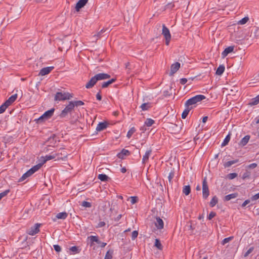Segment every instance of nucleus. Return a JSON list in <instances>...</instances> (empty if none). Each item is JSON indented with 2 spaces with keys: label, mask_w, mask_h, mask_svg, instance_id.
<instances>
[{
  "label": "nucleus",
  "mask_w": 259,
  "mask_h": 259,
  "mask_svg": "<svg viewBox=\"0 0 259 259\" xmlns=\"http://www.w3.org/2000/svg\"><path fill=\"white\" fill-rule=\"evenodd\" d=\"M131 202L132 204L136 203L138 201V197L136 196H132L130 197Z\"/></svg>",
  "instance_id": "603ef678"
},
{
  "label": "nucleus",
  "mask_w": 259,
  "mask_h": 259,
  "mask_svg": "<svg viewBox=\"0 0 259 259\" xmlns=\"http://www.w3.org/2000/svg\"><path fill=\"white\" fill-rule=\"evenodd\" d=\"M174 7H175V5H174V4L173 3H168V4H167L165 6V9H172Z\"/></svg>",
  "instance_id": "3c124183"
},
{
  "label": "nucleus",
  "mask_w": 259,
  "mask_h": 259,
  "mask_svg": "<svg viewBox=\"0 0 259 259\" xmlns=\"http://www.w3.org/2000/svg\"><path fill=\"white\" fill-rule=\"evenodd\" d=\"M88 238L90 240L91 245L94 242H96L98 244H100L101 243V241L98 239V237L97 236H90Z\"/></svg>",
  "instance_id": "412c9836"
},
{
  "label": "nucleus",
  "mask_w": 259,
  "mask_h": 259,
  "mask_svg": "<svg viewBox=\"0 0 259 259\" xmlns=\"http://www.w3.org/2000/svg\"><path fill=\"white\" fill-rule=\"evenodd\" d=\"M257 166V164L255 163H251L247 166V167L249 168L253 169L255 168Z\"/></svg>",
  "instance_id": "052dcab7"
},
{
  "label": "nucleus",
  "mask_w": 259,
  "mask_h": 259,
  "mask_svg": "<svg viewBox=\"0 0 259 259\" xmlns=\"http://www.w3.org/2000/svg\"><path fill=\"white\" fill-rule=\"evenodd\" d=\"M162 34L164 35L165 39L166 45L168 46L171 39V34L169 29L164 24L162 25Z\"/></svg>",
  "instance_id": "423d86ee"
},
{
  "label": "nucleus",
  "mask_w": 259,
  "mask_h": 259,
  "mask_svg": "<svg viewBox=\"0 0 259 259\" xmlns=\"http://www.w3.org/2000/svg\"><path fill=\"white\" fill-rule=\"evenodd\" d=\"M254 34L255 37H259V28H256L254 32Z\"/></svg>",
  "instance_id": "0e129e2a"
},
{
  "label": "nucleus",
  "mask_w": 259,
  "mask_h": 259,
  "mask_svg": "<svg viewBox=\"0 0 259 259\" xmlns=\"http://www.w3.org/2000/svg\"><path fill=\"white\" fill-rule=\"evenodd\" d=\"M40 225L39 224H35L28 230L27 233L32 236L35 235L39 232Z\"/></svg>",
  "instance_id": "6e6552de"
},
{
  "label": "nucleus",
  "mask_w": 259,
  "mask_h": 259,
  "mask_svg": "<svg viewBox=\"0 0 259 259\" xmlns=\"http://www.w3.org/2000/svg\"><path fill=\"white\" fill-rule=\"evenodd\" d=\"M110 75L107 73H101L96 74L85 84L87 89L93 88L98 81L109 79Z\"/></svg>",
  "instance_id": "f257e3e1"
},
{
  "label": "nucleus",
  "mask_w": 259,
  "mask_h": 259,
  "mask_svg": "<svg viewBox=\"0 0 259 259\" xmlns=\"http://www.w3.org/2000/svg\"><path fill=\"white\" fill-rule=\"evenodd\" d=\"M130 153V152L128 150L123 149L119 153H118V157L119 158L123 159L125 156L128 155Z\"/></svg>",
  "instance_id": "6ab92c4d"
},
{
  "label": "nucleus",
  "mask_w": 259,
  "mask_h": 259,
  "mask_svg": "<svg viewBox=\"0 0 259 259\" xmlns=\"http://www.w3.org/2000/svg\"><path fill=\"white\" fill-rule=\"evenodd\" d=\"M258 199H259V192L257 194L252 196L251 197V200L252 201H255V200H257Z\"/></svg>",
  "instance_id": "4d7b16f0"
},
{
  "label": "nucleus",
  "mask_w": 259,
  "mask_h": 259,
  "mask_svg": "<svg viewBox=\"0 0 259 259\" xmlns=\"http://www.w3.org/2000/svg\"><path fill=\"white\" fill-rule=\"evenodd\" d=\"M187 82V79L185 78H182L180 80V83L182 84H185Z\"/></svg>",
  "instance_id": "69168bd1"
},
{
  "label": "nucleus",
  "mask_w": 259,
  "mask_h": 259,
  "mask_svg": "<svg viewBox=\"0 0 259 259\" xmlns=\"http://www.w3.org/2000/svg\"><path fill=\"white\" fill-rule=\"evenodd\" d=\"M225 71V66L223 65H221L217 68L216 71V74L218 75H221Z\"/></svg>",
  "instance_id": "393cba45"
},
{
  "label": "nucleus",
  "mask_w": 259,
  "mask_h": 259,
  "mask_svg": "<svg viewBox=\"0 0 259 259\" xmlns=\"http://www.w3.org/2000/svg\"><path fill=\"white\" fill-rule=\"evenodd\" d=\"M17 95L14 94L11 96L4 103L5 105L7 106L8 107L10 105H11L15 100L17 99Z\"/></svg>",
  "instance_id": "2eb2a0df"
},
{
  "label": "nucleus",
  "mask_w": 259,
  "mask_h": 259,
  "mask_svg": "<svg viewBox=\"0 0 259 259\" xmlns=\"http://www.w3.org/2000/svg\"><path fill=\"white\" fill-rule=\"evenodd\" d=\"M237 174L236 173H231L228 175V178L230 180H232L237 177Z\"/></svg>",
  "instance_id": "8fccbe9b"
},
{
  "label": "nucleus",
  "mask_w": 259,
  "mask_h": 259,
  "mask_svg": "<svg viewBox=\"0 0 259 259\" xmlns=\"http://www.w3.org/2000/svg\"><path fill=\"white\" fill-rule=\"evenodd\" d=\"M233 239V236L226 238L222 241V244L225 245V244H226V243H228L229 242H230V241H231Z\"/></svg>",
  "instance_id": "a19ab883"
},
{
  "label": "nucleus",
  "mask_w": 259,
  "mask_h": 259,
  "mask_svg": "<svg viewBox=\"0 0 259 259\" xmlns=\"http://www.w3.org/2000/svg\"><path fill=\"white\" fill-rule=\"evenodd\" d=\"M250 136L249 135H246L245 136L244 138H243L240 143H239V145L240 146H245L247 143L248 142L249 139H250Z\"/></svg>",
  "instance_id": "a211bd4d"
},
{
  "label": "nucleus",
  "mask_w": 259,
  "mask_h": 259,
  "mask_svg": "<svg viewBox=\"0 0 259 259\" xmlns=\"http://www.w3.org/2000/svg\"><path fill=\"white\" fill-rule=\"evenodd\" d=\"M30 177L29 175L26 172L23 175V176L19 179V182H22L25 180L27 178Z\"/></svg>",
  "instance_id": "37998d69"
},
{
  "label": "nucleus",
  "mask_w": 259,
  "mask_h": 259,
  "mask_svg": "<svg viewBox=\"0 0 259 259\" xmlns=\"http://www.w3.org/2000/svg\"><path fill=\"white\" fill-rule=\"evenodd\" d=\"M70 251H71L73 252H77L78 249L77 247L74 246H72L71 247H70Z\"/></svg>",
  "instance_id": "680f3d73"
},
{
  "label": "nucleus",
  "mask_w": 259,
  "mask_h": 259,
  "mask_svg": "<svg viewBox=\"0 0 259 259\" xmlns=\"http://www.w3.org/2000/svg\"><path fill=\"white\" fill-rule=\"evenodd\" d=\"M54 111L55 109L52 108L50 110L46 111L40 117L37 119V122H41L44 120L50 118L53 116Z\"/></svg>",
  "instance_id": "20e7f679"
},
{
  "label": "nucleus",
  "mask_w": 259,
  "mask_h": 259,
  "mask_svg": "<svg viewBox=\"0 0 259 259\" xmlns=\"http://www.w3.org/2000/svg\"><path fill=\"white\" fill-rule=\"evenodd\" d=\"M96 98H97V99L100 101L102 100V96L101 95L100 93H98L97 95H96Z\"/></svg>",
  "instance_id": "774afa93"
},
{
  "label": "nucleus",
  "mask_w": 259,
  "mask_h": 259,
  "mask_svg": "<svg viewBox=\"0 0 259 259\" xmlns=\"http://www.w3.org/2000/svg\"><path fill=\"white\" fill-rule=\"evenodd\" d=\"M230 140V136L229 135H228L226 138H225L224 141L222 143V146H225L228 144L229 141Z\"/></svg>",
  "instance_id": "4c0bfd02"
},
{
  "label": "nucleus",
  "mask_w": 259,
  "mask_h": 259,
  "mask_svg": "<svg viewBox=\"0 0 259 259\" xmlns=\"http://www.w3.org/2000/svg\"><path fill=\"white\" fill-rule=\"evenodd\" d=\"M152 151L151 150H147L145 155L143 157L142 161L143 163L146 162L148 159L149 157L151 154Z\"/></svg>",
  "instance_id": "4be33fe9"
},
{
  "label": "nucleus",
  "mask_w": 259,
  "mask_h": 259,
  "mask_svg": "<svg viewBox=\"0 0 259 259\" xmlns=\"http://www.w3.org/2000/svg\"><path fill=\"white\" fill-rule=\"evenodd\" d=\"M138 235V232L137 231H134L132 234V239L135 240Z\"/></svg>",
  "instance_id": "09e8293b"
},
{
  "label": "nucleus",
  "mask_w": 259,
  "mask_h": 259,
  "mask_svg": "<svg viewBox=\"0 0 259 259\" xmlns=\"http://www.w3.org/2000/svg\"><path fill=\"white\" fill-rule=\"evenodd\" d=\"M250 202V200L247 199L242 204V207H245L247 204H248Z\"/></svg>",
  "instance_id": "338daca9"
},
{
  "label": "nucleus",
  "mask_w": 259,
  "mask_h": 259,
  "mask_svg": "<svg viewBox=\"0 0 259 259\" xmlns=\"http://www.w3.org/2000/svg\"><path fill=\"white\" fill-rule=\"evenodd\" d=\"M191 110V109L190 107H185V109L184 110L182 114V118L183 119H185Z\"/></svg>",
  "instance_id": "c756f323"
},
{
  "label": "nucleus",
  "mask_w": 259,
  "mask_h": 259,
  "mask_svg": "<svg viewBox=\"0 0 259 259\" xmlns=\"http://www.w3.org/2000/svg\"><path fill=\"white\" fill-rule=\"evenodd\" d=\"M98 178L103 182H107L109 179V178L105 174H99Z\"/></svg>",
  "instance_id": "bb28decb"
},
{
  "label": "nucleus",
  "mask_w": 259,
  "mask_h": 259,
  "mask_svg": "<svg viewBox=\"0 0 259 259\" xmlns=\"http://www.w3.org/2000/svg\"><path fill=\"white\" fill-rule=\"evenodd\" d=\"M234 49V46H230L228 48H226L225 50L222 53V57L224 58L226 57L229 53L233 52Z\"/></svg>",
  "instance_id": "dca6fc26"
},
{
  "label": "nucleus",
  "mask_w": 259,
  "mask_h": 259,
  "mask_svg": "<svg viewBox=\"0 0 259 259\" xmlns=\"http://www.w3.org/2000/svg\"><path fill=\"white\" fill-rule=\"evenodd\" d=\"M73 97L72 94L68 92L62 93V92H57L54 98V100L56 101H64L66 100H69Z\"/></svg>",
  "instance_id": "7ed1b4c3"
},
{
  "label": "nucleus",
  "mask_w": 259,
  "mask_h": 259,
  "mask_svg": "<svg viewBox=\"0 0 259 259\" xmlns=\"http://www.w3.org/2000/svg\"><path fill=\"white\" fill-rule=\"evenodd\" d=\"M54 248L55 251L58 252H60L61 250V248L59 245H54Z\"/></svg>",
  "instance_id": "13d9d810"
},
{
  "label": "nucleus",
  "mask_w": 259,
  "mask_h": 259,
  "mask_svg": "<svg viewBox=\"0 0 259 259\" xmlns=\"http://www.w3.org/2000/svg\"><path fill=\"white\" fill-rule=\"evenodd\" d=\"M42 163H39L37 165L33 166L27 171V174L29 175V176H31L35 172L37 171L42 166Z\"/></svg>",
  "instance_id": "f8f14e48"
},
{
  "label": "nucleus",
  "mask_w": 259,
  "mask_h": 259,
  "mask_svg": "<svg viewBox=\"0 0 259 259\" xmlns=\"http://www.w3.org/2000/svg\"><path fill=\"white\" fill-rule=\"evenodd\" d=\"M238 194L236 193L230 194L226 195L224 198L225 201H229L232 199L235 198L237 197Z\"/></svg>",
  "instance_id": "5701e85b"
},
{
  "label": "nucleus",
  "mask_w": 259,
  "mask_h": 259,
  "mask_svg": "<svg viewBox=\"0 0 259 259\" xmlns=\"http://www.w3.org/2000/svg\"><path fill=\"white\" fill-rule=\"evenodd\" d=\"M238 161H239L238 159L229 161L225 162L224 164V166L225 168L229 167L231 166L232 165L237 163Z\"/></svg>",
  "instance_id": "a878e982"
},
{
  "label": "nucleus",
  "mask_w": 259,
  "mask_h": 259,
  "mask_svg": "<svg viewBox=\"0 0 259 259\" xmlns=\"http://www.w3.org/2000/svg\"><path fill=\"white\" fill-rule=\"evenodd\" d=\"M191 192V188L189 185L185 186L183 188V193L186 195H188Z\"/></svg>",
  "instance_id": "7c9ffc66"
},
{
  "label": "nucleus",
  "mask_w": 259,
  "mask_h": 259,
  "mask_svg": "<svg viewBox=\"0 0 259 259\" xmlns=\"http://www.w3.org/2000/svg\"><path fill=\"white\" fill-rule=\"evenodd\" d=\"M140 107L143 111L147 110L151 107V103H143L141 105Z\"/></svg>",
  "instance_id": "2f4dec72"
},
{
  "label": "nucleus",
  "mask_w": 259,
  "mask_h": 259,
  "mask_svg": "<svg viewBox=\"0 0 259 259\" xmlns=\"http://www.w3.org/2000/svg\"><path fill=\"white\" fill-rule=\"evenodd\" d=\"M206 98L205 96L202 95H196L189 99H188L185 104V107H190L191 109L193 108V106L198 102H201Z\"/></svg>",
  "instance_id": "f03ea898"
},
{
  "label": "nucleus",
  "mask_w": 259,
  "mask_h": 259,
  "mask_svg": "<svg viewBox=\"0 0 259 259\" xmlns=\"http://www.w3.org/2000/svg\"><path fill=\"white\" fill-rule=\"evenodd\" d=\"M209 195V191L207 185L206 178H204L202 181V195L203 198L207 199Z\"/></svg>",
  "instance_id": "0eeeda50"
},
{
  "label": "nucleus",
  "mask_w": 259,
  "mask_h": 259,
  "mask_svg": "<svg viewBox=\"0 0 259 259\" xmlns=\"http://www.w3.org/2000/svg\"><path fill=\"white\" fill-rule=\"evenodd\" d=\"M89 0H79L76 4L75 10L79 12L80 9L83 8L88 3Z\"/></svg>",
  "instance_id": "9b49d317"
},
{
  "label": "nucleus",
  "mask_w": 259,
  "mask_h": 259,
  "mask_svg": "<svg viewBox=\"0 0 259 259\" xmlns=\"http://www.w3.org/2000/svg\"><path fill=\"white\" fill-rule=\"evenodd\" d=\"M53 66L47 67L42 68L39 73V75L44 76L50 73L54 69Z\"/></svg>",
  "instance_id": "9d476101"
},
{
  "label": "nucleus",
  "mask_w": 259,
  "mask_h": 259,
  "mask_svg": "<svg viewBox=\"0 0 259 259\" xmlns=\"http://www.w3.org/2000/svg\"><path fill=\"white\" fill-rule=\"evenodd\" d=\"M7 108V106L5 105L4 103H3L0 106V114L3 113Z\"/></svg>",
  "instance_id": "49530a36"
},
{
  "label": "nucleus",
  "mask_w": 259,
  "mask_h": 259,
  "mask_svg": "<svg viewBox=\"0 0 259 259\" xmlns=\"http://www.w3.org/2000/svg\"><path fill=\"white\" fill-rule=\"evenodd\" d=\"M254 249V248L253 247H250L244 254V256L245 257H246L250 253H251L252 252V251Z\"/></svg>",
  "instance_id": "5fc2aeb1"
},
{
  "label": "nucleus",
  "mask_w": 259,
  "mask_h": 259,
  "mask_svg": "<svg viewBox=\"0 0 259 259\" xmlns=\"http://www.w3.org/2000/svg\"><path fill=\"white\" fill-rule=\"evenodd\" d=\"M216 215V213L214 211H211L208 216V219L210 220H211L213 217H214Z\"/></svg>",
  "instance_id": "864d4df0"
},
{
  "label": "nucleus",
  "mask_w": 259,
  "mask_h": 259,
  "mask_svg": "<svg viewBox=\"0 0 259 259\" xmlns=\"http://www.w3.org/2000/svg\"><path fill=\"white\" fill-rule=\"evenodd\" d=\"M136 132V129L134 127H132L127 132L126 137L130 139L133 134Z\"/></svg>",
  "instance_id": "f704fd0d"
},
{
  "label": "nucleus",
  "mask_w": 259,
  "mask_h": 259,
  "mask_svg": "<svg viewBox=\"0 0 259 259\" xmlns=\"http://www.w3.org/2000/svg\"><path fill=\"white\" fill-rule=\"evenodd\" d=\"M250 176V172L247 171V172H245L243 174V176H242V179L243 180L247 178H249Z\"/></svg>",
  "instance_id": "bf43d9fd"
},
{
  "label": "nucleus",
  "mask_w": 259,
  "mask_h": 259,
  "mask_svg": "<svg viewBox=\"0 0 259 259\" xmlns=\"http://www.w3.org/2000/svg\"><path fill=\"white\" fill-rule=\"evenodd\" d=\"M170 128H172V129L176 128L172 131V132H174L175 133L179 132V128L177 124H171Z\"/></svg>",
  "instance_id": "a18cd8bd"
},
{
  "label": "nucleus",
  "mask_w": 259,
  "mask_h": 259,
  "mask_svg": "<svg viewBox=\"0 0 259 259\" xmlns=\"http://www.w3.org/2000/svg\"><path fill=\"white\" fill-rule=\"evenodd\" d=\"M105 225V223L104 222H100L97 226V228H101L104 227Z\"/></svg>",
  "instance_id": "e2e57ef3"
},
{
  "label": "nucleus",
  "mask_w": 259,
  "mask_h": 259,
  "mask_svg": "<svg viewBox=\"0 0 259 259\" xmlns=\"http://www.w3.org/2000/svg\"><path fill=\"white\" fill-rule=\"evenodd\" d=\"M59 156L58 153H52L51 155H47L45 157H44V160L43 162L42 163V164L45 163L47 161L53 159Z\"/></svg>",
  "instance_id": "f3484780"
},
{
  "label": "nucleus",
  "mask_w": 259,
  "mask_h": 259,
  "mask_svg": "<svg viewBox=\"0 0 259 259\" xmlns=\"http://www.w3.org/2000/svg\"><path fill=\"white\" fill-rule=\"evenodd\" d=\"M67 215L68 214L66 212H62L57 214L56 218L58 219L64 220L67 218Z\"/></svg>",
  "instance_id": "c85d7f7f"
},
{
  "label": "nucleus",
  "mask_w": 259,
  "mask_h": 259,
  "mask_svg": "<svg viewBox=\"0 0 259 259\" xmlns=\"http://www.w3.org/2000/svg\"><path fill=\"white\" fill-rule=\"evenodd\" d=\"M154 123V120L151 118H147L145 121V125L147 126H151Z\"/></svg>",
  "instance_id": "72a5a7b5"
},
{
  "label": "nucleus",
  "mask_w": 259,
  "mask_h": 259,
  "mask_svg": "<svg viewBox=\"0 0 259 259\" xmlns=\"http://www.w3.org/2000/svg\"><path fill=\"white\" fill-rule=\"evenodd\" d=\"M81 205L82 206L85 207H91L92 206L91 203L90 202L85 201H84L82 202Z\"/></svg>",
  "instance_id": "de8ad7c7"
},
{
  "label": "nucleus",
  "mask_w": 259,
  "mask_h": 259,
  "mask_svg": "<svg viewBox=\"0 0 259 259\" xmlns=\"http://www.w3.org/2000/svg\"><path fill=\"white\" fill-rule=\"evenodd\" d=\"M115 80H116L115 78H112L107 81H105V82H102V84H101L102 88H106L108 87L110 84L114 82L115 81Z\"/></svg>",
  "instance_id": "aec40b11"
},
{
  "label": "nucleus",
  "mask_w": 259,
  "mask_h": 259,
  "mask_svg": "<svg viewBox=\"0 0 259 259\" xmlns=\"http://www.w3.org/2000/svg\"><path fill=\"white\" fill-rule=\"evenodd\" d=\"M74 107L84 105V103L81 101H73Z\"/></svg>",
  "instance_id": "79ce46f5"
},
{
  "label": "nucleus",
  "mask_w": 259,
  "mask_h": 259,
  "mask_svg": "<svg viewBox=\"0 0 259 259\" xmlns=\"http://www.w3.org/2000/svg\"><path fill=\"white\" fill-rule=\"evenodd\" d=\"M107 30V29L103 28L96 35H95L94 36H96L97 37V39H98L99 38H100L102 36V34Z\"/></svg>",
  "instance_id": "ea45409f"
},
{
  "label": "nucleus",
  "mask_w": 259,
  "mask_h": 259,
  "mask_svg": "<svg viewBox=\"0 0 259 259\" xmlns=\"http://www.w3.org/2000/svg\"><path fill=\"white\" fill-rule=\"evenodd\" d=\"M10 192V190L8 189L0 193V200L4 197L6 196Z\"/></svg>",
  "instance_id": "c03bdc74"
},
{
  "label": "nucleus",
  "mask_w": 259,
  "mask_h": 259,
  "mask_svg": "<svg viewBox=\"0 0 259 259\" xmlns=\"http://www.w3.org/2000/svg\"><path fill=\"white\" fill-rule=\"evenodd\" d=\"M175 176V172L174 170H171L168 176V181L170 184L172 183L171 180Z\"/></svg>",
  "instance_id": "58836bf2"
},
{
  "label": "nucleus",
  "mask_w": 259,
  "mask_h": 259,
  "mask_svg": "<svg viewBox=\"0 0 259 259\" xmlns=\"http://www.w3.org/2000/svg\"><path fill=\"white\" fill-rule=\"evenodd\" d=\"M171 95H172V92H170L168 90H165L163 92V96L165 97L170 96Z\"/></svg>",
  "instance_id": "6e6d98bb"
},
{
  "label": "nucleus",
  "mask_w": 259,
  "mask_h": 259,
  "mask_svg": "<svg viewBox=\"0 0 259 259\" xmlns=\"http://www.w3.org/2000/svg\"><path fill=\"white\" fill-rule=\"evenodd\" d=\"M180 63L179 62H176L171 65L170 67V75H172L175 74L180 68Z\"/></svg>",
  "instance_id": "4468645a"
},
{
  "label": "nucleus",
  "mask_w": 259,
  "mask_h": 259,
  "mask_svg": "<svg viewBox=\"0 0 259 259\" xmlns=\"http://www.w3.org/2000/svg\"><path fill=\"white\" fill-rule=\"evenodd\" d=\"M259 103V96L257 95L256 97L252 99L250 102L249 103V105L250 106L255 105Z\"/></svg>",
  "instance_id": "b1692460"
},
{
  "label": "nucleus",
  "mask_w": 259,
  "mask_h": 259,
  "mask_svg": "<svg viewBox=\"0 0 259 259\" xmlns=\"http://www.w3.org/2000/svg\"><path fill=\"white\" fill-rule=\"evenodd\" d=\"M156 221L154 222L155 225L158 230H161L164 227L163 220L160 217H156Z\"/></svg>",
  "instance_id": "1a4fd4ad"
},
{
  "label": "nucleus",
  "mask_w": 259,
  "mask_h": 259,
  "mask_svg": "<svg viewBox=\"0 0 259 259\" xmlns=\"http://www.w3.org/2000/svg\"><path fill=\"white\" fill-rule=\"evenodd\" d=\"M155 246H156L158 249L161 250L162 249V246L159 241V239H156L155 241Z\"/></svg>",
  "instance_id": "e433bc0d"
},
{
  "label": "nucleus",
  "mask_w": 259,
  "mask_h": 259,
  "mask_svg": "<svg viewBox=\"0 0 259 259\" xmlns=\"http://www.w3.org/2000/svg\"><path fill=\"white\" fill-rule=\"evenodd\" d=\"M249 20V18L248 17H245L242 19H241L240 21H238V24L239 25H244L246 24L247 21Z\"/></svg>",
  "instance_id": "c9c22d12"
},
{
  "label": "nucleus",
  "mask_w": 259,
  "mask_h": 259,
  "mask_svg": "<svg viewBox=\"0 0 259 259\" xmlns=\"http://www.w3.org/2000/svg\"><path fill=\"white\" fill-rule=\"evenodd\" d=\"M108 124V123L106 121L99 122L98 124L96 130L98 132H101L102 131L105 130L107 127Z\"/></svg>",
  "instance_id": "ddd939ff"
},
{
  "label": "nucleus",
  "mask_w": 259,
  "mask_h": 259,
  "mask_svg": "<svg viewBox=\"0 0 259 259\" xmlns=\"http://www.w3.org/2000/svg\"><path fill=\"white\" fill-rule=\"evenodd\" d=\"M113 253V250L110 249V250H108L105 254L104 259H112Z\"/></svg>",
  "instance_id": "473e14b6"
},
{
  "label": "nucleus",
  "mask_w": 259,
  "mask_h": 259,
  "mask_svg": "<svg viewBox=\"0 0 259 259\" xmlns=\"http://www.w3.org/2000/svg\"><path fill=\"white\" fill-rule=\"evenodd\" d=\"M218 198L216 196H214L211 199V200L209 203V205L211 207H214L218 203Z\"/></svg>",
  "instance_id": "cd10ccee"
},
{
  "label": "nucleus",
  "mask_w": 259,
  "mask_h": 259,
  "mask_svg": "<svg viewBox=\"0 0 259 259\" xmlns=\"http://www.w3.org/2000/svg\"><path fill=\"white\" fill-rule=\"evenodd\" d=\"M74 108V107L73 104V101H70L59 115L60 117H65L68 113L71 112L73 110Z\"/></svg>",
  "instance_id": "39448f33"
}]
</instances>
